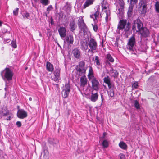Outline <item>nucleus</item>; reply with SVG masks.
Listing matches in <instances>:
<instances>
[{"label": "nucleus", "instance_id": "obj_1", "mask_svg": "<svg viewBox=\"0 0 159 159\" xmlns=\"http://www.w3.org/2000/svg\"><path fill=\"white\" fill-rule=\"evenodd\" d=\"M131 23L127 21L125 19L120 20L117 26V29L119 30L124 29L125 33H128L131 28Z\"/></svg>", "mask_w": 159, "mask_h": 159}, {"label": "nucleus", "instance_id": "obj_2", "mask_svg": "<svg viewBox=\"0 0 159 159\" xmlns=\"http://www.w3.org/2000/svg\"><path fill=\"white\" fill-rule=\"evenodd\" d=\"M14 74L9 68L6 67L1 72V75L4 81H10L12 80Z\"/></svg>", "mask_w": 159, "mask_h": 159}, {"label": "nucleus", "instance_id": "obj_3", "mask_svg": "<svg viewBox=\"0 0 159 159\" xmlns=\"http://www.w3.org/2000/svg\"><path fill=\"white\" fill-rule=\"evenodd\" d=\"M143 27V24L139 19H137L133 21L132 29L134 31L138 32Z\"/></svg>", "mask_w": 159, "mask_h": 159}, {"label": "nucleus", "instance_id": "obj_4", "mask_svg": "<svg viewBox=\"0 0 159 159\" xmlns=\"http://www.w3.org/2000/svg\"><path fill=\"white\" fill-rule=\"evenodd\" d=\"M102 9H107L105 11L106 14V17L105 20L106 22L110 20V12L109 9H107V7H108V4L106 0H103L102 2Z\"/></svg>", "mask_w": 159, "mask_h": 159}, {"label": "nucleus", "instance_id": "obj_5", "mask_svg": "<svg viewBox=\"0 0 159 159\" xmlns=\"http://www.w3.org/2000/svg\"><path fill=\"white\" fill-rule=\"evenodd\" d=\"M89 51H91L92 52L96 49L97 45L96 40L92 38L90 39L88 43Z\"/></svg>", "mask_w": 159, "mask_h": 159}, {"label": "nucleus", "instance_id": "obj_6", "mask_svg": "<svg viewBox=\"0 0 159 159\" xmlns=\"http://www.w3.org/2000/svg\"><path fill=\"white\" fill-rule=\"evenodd\" d=\"M147 0H140L139 3L140 12L141 14H145L147 11Z\"/></svg>", "mask_w": 159, "mask_h": 159}, {"label": "nucleus", "instance_id": "obj_7", "mask_svg": "<svg viewBox=\"0 0 159 159\" xmlns=\"http://www.w3.org/2000/svg\"><path fill=\"white\" fill-rule=\"evenodd\" d=\"M120 7L118 8L117 14L119 18H122L124 13L125 3L123 0H118Z\"/></svg>", "mask_w": 159, "mask_h": 159}, {"label": "nucleus", "instance_id": "obj_8", "mask_svg": "<svg viewBox=\"0 0 159 159\" xmlns=\"http://www.w3.org/2000/svg\"><path fill=\"white\" fill-rule=\"evenodd\" d=\"M53 75L51 77V79L55 82L58 83L61 79L60 69L59 68H56L53 73Z\"/></svg>", "mask_w": 159, "mask_h": 159}, {"label": "nucleus", "instance_id": "obj_9", "mask_svg": "<svg viewBox=\"0 0 159 159\" xmlns=\"http://www.w3.org/2000/svg\"><path fill=\"white\" fill-rule=\"evenodd\" d=\"M70 91V85L69 84H66L65 85L61 92L62 97L65 98H67Z\"/></svg>", "mask_w": 159, "mask_h": 159}, {"label": "nucleus", "instance_id": "obj_10", "mask_svg": "<svg viewBox=\"0 0 159 159\" xmlns=\"http://www.w3.org/2000/svg\"><path fill=\"white\" fill-rule=\"evenodd\" d=\"M136 43L135 38L133 35L129 39L128 43V49L130 51H133L134 50V47Z\"/></svg>", "mask_w": 159, "mask_h": 159}, {"label": "nucleus", "instance_id": "obj_11", "mask_svg": "<svg viewBox=\"0 0 159 159\" xmlns=\"http://www.w3.org/2000/svg\"><path fill=\"white\" fill-rule=\"evenodd\" d=\"M89 80L91 81L93 89L96 91H98L99 89L100 84L97 78L95 77Z\"/></svg>", "mask_w": 159, "mask_h": 159}, {"label": "nucleus", "instance_id": "obj_12", "mask_svg": "<svg viewBox=\"0 0 159 159\" xmlns=\"http://www.w3.org/2000/svg\"><path fill=\"white\" fill-rule=\"evenodd\" d=\"M138 32H139L143 37H146L149 36V31L146 28L143 27Z\"/></svg>", "mask_w": 159, "mask_h": 159}, {"label": "nucleus", "instance_id": "obj_13", "mask_svg": "<svg viewBox=\"0 0 159 159\" xmlns=\"http://www.w3.org/2000/svg\"><path fill=\"white\" fill-rule=\"evenodd\" d=\"M66 28L62 26L60 27L58 29L59 34L61 37L63 39H64V38H65L66 36Z\"/></svg>", "mask_w": 159, "mask_h": 159}, {"label": "nucleus", "instance_id": "obj_14", "mask_svg": "<svg viewBox=\"0 0 159 159\" xmlns=\"http://www.w3.org/2000/svg\"><path fill=\"white\" fill-rule=\"evenodd\" d=\"M17 116L18 117L21 119H24L27 116V114L24 110L19 109L18 110Z\"/></svg>", "mask_w": 159, "mask_h": 159}, {"label": "nucleus", "instance_id": "obj_15", "mask_svg": "<svg viewBox=\"0 0 159 159\" xmlns=\"http://www.w3.org/2000/svg\"><path fill=\"white\" fill-rule=\"evenodd\" d=\"M64 42H66L69 44H72L74 42V38L72 34H68L64 39Z\"/></svg>", "mask_w": 159, "mask_h": 159}, {"label": "nucleus", "instance_id": "obj_16", "mask_svg": "<svg viewBox=\"0 0 159 159\" xmlns=\"http://www.w3.org/2000/svg\"><path fill=\"white\" fill-rule=\"evenodd\" d=\"M100 16L101 17V14H100L99 9L98 8L93 14L90 15V17L93 18L95 22V20H97L99 18Z\"/></svg>", "mask_w": 159, "mask_h": 159}, {"label": "nucleus", "instance_id": "obj_17", "mask_svg": "<svg viewBox=\"0 0 159 159\" xmlns=\"http://www.w3.org/2000/svg\"><path fill=\"white\" fill-rule=\"evenodd\" d=\"M80 86L84 88L87 84V79L85 75H84L80 77Z\"/></svg>", "mask_w": 159, "mask_h": 159}, {"label": "nucleus", "instance_id": "obj_18", "mask_svg": "<svg viewBox=\"0 0 159 159\" xmlns=\"http://www.w3.org/2000/svg\"><path fill=\"white\" fill-rule=\"evenodd\" d=\"M69 26L70 31L73 32L77 28V25L74 20L72 19L70 21Z\"/></svg>", "mask_w": 159, "mask_h": 159}, {"label": "nucleus", "instance_id": "obj_19", "mask_svg": "<svg viewBox=\"0 0 159 159\" xmlns=\"http://www.w3.org/2000/svg\"><path fill=\"white\" fill-rule=\"evenodd\" d=\"M74 57L77 59H79L81 56V52L78 49L75 48L72 52Z\"/></svg>", "mask_w": 159, "mask_h": 159}, {"label": "nucleus", "instance_id": "obj_20", "mask_svg": "<svg viewBox=\"0 0 159 159\" xmlns=\"http://www.w3.org/2000/svg\"><path fill=\"white\" fill-rule=\"evenodd\" d=\"M78 25L81 29H85L87 27L83 18L80 19L78 20Z\"/></svg>", "mask_w": 159, "mask_h": 159}, {"label": "nucleus", "instance_id": "obj_21", "mask_svg": "<svg viewBox=\"0 0 159 159\" xmlns=\"http://www.w3.org/2000/svg\"><path fill=\"white\" fill-rule=\"evenodd\" d=\"M106 58L107 60L105 61V63L107 65L108 64L110 65L111 64L109 61L113 62L114 61V59L110 54H108L107 55Z\"/></svg>", "mask_w": 159, "mask_h": 159}, {"label": "nucleus", "instance_id": "obj_22", "mask_svg": "<svg viewBox=\"0 0 159 159\" xmlns=\"http://www.w3.org/2000/svg\"><path fill=\"white\" fill-rule=\"evenodd\" d=\"M76 70L77 72V74L79 76H83L85 75L86 69H81L80 68H76Z\"/></svg>", "mask_w": 159, "mask_h": 159}, {"label": "nucleus", "instance_id": "obj_23", "mask_svg": "<svg viewBox=\"0 0 159 159\" xmlns=\"http://www.w3.org/2000/svg\"><path fill=\"white\" fill-rule=\"evenodd\" d=\"M43 156L41 157V159H48L49 157V153L48 150L44 149L43 152L42 153Z\"/></svg>", "mask_w": 159, "mask_h": 159}, {"label": "nucleus", "instance_id": "obj_24", "mask_svg": "<svg viewBox=\"0 0 159 159\" xmlns=\"http://www.w3.org/2000/svg\"><path fill=\"white\" fill-rule=\"evenodd\" d=\"M88 77L89 80L95 77L94 76L93 72L91 66H89Z\"/></svg>", "mask_w": 159, "mask_h": 159}, {"label": "nucleus", "instance_id": "obj_25", "mask_svg": "<svg viewBox=\"0 0 159 159\" xmlns=\"http://www.w3.org/2000/svg\"><path fill=\"white\" fill-rule=\"evenodd\" d=\"M98 95L97 93H92L90 99L93 102H95L98 99Z\"/></svg>", "mask_w": 159, "mask_h": 159}, {"label": "nucleus", "instance_id": "obj_26", "mask_svg": "<svg viewBox=\"0 0 159 159\" xmlns=\"http://www.w3.org/2000/svg\"><path fill=\"white\" fill-rule=\"evenodd\" d=\"M46 69L48 71L52 72L54 70L53 65L48 61L46 63Z\"/></svg>", "mask_w": 159, "mask_h": 159}, {"label": "nucleus", "instance_id": "obj_27", "mask_svg": "<svg viewBox=\"0 0 159 159\" xmlns=\"http://www.w3.org/2000/svg\"><path fill=\"white\" fill-rule=\"evenodd\" d=\"M48 141L49 143L53 146H54L59 143V141L57 139L50 138L48 139Z\"/></svg>", "mask_w": 159, "mask_h": 159}, {"label": "nucleus", "instance_id": "obj_28", "mask_svg": "<svg viewBox=\"0 0 159 159\" xmlns=\"http://www.w3.org/2000/svg\"><path fill=\"white\" fill-rule=\"evenodd\" d=\"M110 71L112 76L114 78H116L118 76L119 73L116 70L111 68Z\"/></svg>", "mask_w": 159, "mask_h": 159}, {"label": "nucleus", "instance_id": "obj_29", "mask_svg": "<svg viewBox=\"0 0 159 159\" xmlns=\"http://www.w3.org/2000/svg\"><path fill=\"white\" fill-rule=\"evenodd\" d=\"M94 1V0H86L83 6V8L85 9L89 5L92 4Z\"/></svg>", "mask_w": 159, "mask_h": 159}, {"label": "nucleus", "instance_id": "obj_30", "mask_svg": "<svg viewBox=\"0 0 159 159\" xmlns=\"http://www.w3.org/2000/svg\"><path fill=\"white\" fill-rule=\"evenodd\" d=\"M9 111L6 108L2 109L1 116H8L9 115Z\"/></svg>", "mask_w": 159, "mask_h": 159}, {"label": "nucleus", "instance_id": "obj_31", "mask_svg": "<svg viewBox=\"0 0 159 159\" xmlns=\"http://www.w3.org/2000/svg\"><path fill=\"white\" fill-rule=\"evenodd\" d=\"M134 6L133 5H130L127 12V15L128 17H131L132 15Z\"/></svg>", "mask_w": 159, "mask_h": 159}, {"label": "nucleus", "instance_id": "obj_32", "mask_svg": "<svg viewBox=\"0 0 159 159\" xmlns=\"http://www.w3.org/2000/svg\"><path fill=\"white\" fill-rule=\"evenodd\" d=\"M85 63L83 61H81L79 62V64L76 66V68H80L81 69H85L84 68Z\"/></svg>", "mask_w": 159, "mask_h": 159}, {"label": "nucleus", "instance_id": "obj_33", "mask_svg": "<svg viewBox=\"0 0 159 159\" xmlns=\"http://www.w3.org/2000/svg\"><path fill=\"white\" fill-rule=\"evenodd\" d=\"M65 10L66 12L68 14H69L70 12L71 9V5L67 3L66 5L65 6Z\"/></svg>", "mask_w": 159, "mask_h": 159}, {"label": "nucleus", "instance_id": "obj_34", "mask_svg": "<svg viewBox=\"0 0 159 159\" xmlns=\"http://www.w3.org/2000/svg\"><path fill=\"white\" fill-rule=\"evenodd\" d=\"M119 146L122 149L125 150L127 147V145L123 142H120L119 144Z\"/></svg>", "mask_w": 159, "mask_h": 159}, {"label": "nucleus", "instance_id": "obj_35", "mask_svg": "<svg viewBox=\"0 0 159 159\" xmlns=\"http://www.w3.org/2000/svg\"><path fill=\"white\" fill-rule=\"evenodd\" d=\"M23 17L24 19H28L30 17V14L27 11H25L22 13Z\"/></svg>", "mask_w": 159, "mask_h": 159}, {"label": "nucleus", "instance_id": "obj_36", "mask_svg": "<svg viewBox=\"0 0 159 159\" xmlns=\"http://www.w3.org/2000/svg\"><path fill=\"white\" fill-rule=\"evenodd\" d=\"M10 27L8 26H6L3 28L2 29V31L3 33H10V31L9 30H10Z\"/></svg>", "mask_w": 159, "mask_h": 159}, {"label": "nucleus", "instance_id": "obj_37", "mask_svg": "<svg viewBox=\"0 0 159 159\" xmlns=\"http://www.w3.org/2000/svg\"><path fill=\"white\" fill-rule=\"evenodd\" d=\"M81 46L82 48L86 51L88 48V47L89 46L88 43L87 42H84L82 44Z\"/></svg>", "mask_w": 159, "mask_h": 159}, {"label": "nucleus", "instance_id": "obj_38", "mask_svg": "<svg viewBox=\"0 0 159 159\" xmlns=\"http://www.w3.org/2000/svg\"><path fill=\"white\" fill-rule=\"evenodd\" d=\"M40 2L43 5L47 6L49 3V0H40Z\"/></svg>", "mask_w": 159, "mask_h": 159}, {"label": "nucleus", "instance_id": "obj_39", "mask_svg": "<svg viewBox=\"0 0 159 159\" xmlns=\"http://www.w3.org/2000/svg\"><path fill=\"white\" fill-rule=\"evenodd\" d=\"M108 94L109 96L111 97H113L114 96V91L113 89H111L110 90L108 91Z\"/></svg>", "mask_w": 159, "mask_h": 159}, {"label": "nucleus", "instance_id": "obj_40", "mask_svg": "<svg viewBox=\"0 0 159 159\" xmlns=\"http://www.w3.org/2000/svg\"><path fill=\"white\" fill-rule=\"evenodd\" d=\"M95 61L97 65L100 66L101 65V63L99 61V58L98 56H96L95 57Z\"/></svg>", "mask_w": 159, "mask_h": 159}, {"label": "nucleus", "instance_id": "obj_41", "mask_svg": "<svg viewBox=\"0 0 159 159\" xmlns=\"http://www.w3.org/2000/svg\"><path fill=\"white\" fill-rule=\"evenodd\" d=\"M134 107L137 109H139L140 108V106L137 100L134 101Z\"/></svg>", "mask_w": 159, "mask_h": 159}, {"label": "nucleus", "instance_id": "obj_42", "mask_svg": "<svg viewBox=\"0 0 159 159\" xmlns=\"http://www.w3.org/2000/svg\"><path fill=\"white\" fill-rule=\"evenodd\" d=\"M103 81L104 83L107 84L110 82V79L108 76H107L103 78Z\"/></svg>", "mask_w": 159, "mask_h": 159}, {"label": "nucleus", "instance_id": "obj_43", "mask_svg": "<svg viewBox=\"0 0 159 159\" xmlns=\"http://www.w3.org/2000/svg\"><path fill=\"white\" fill-rule=\"evenodd\" d=\"M156 11L159 13V2L157 1L155 5Z\"/></svg>", "mask_w": 159, "mask_h": 159}, {"label": "nucleus", "instance_id": "obj_44", "mask_svg": "<svg viewBox=\"0 0 159 159\" xmlns=\"http://www.w3.org/2000/svg\"><path fill=\"white\" fill-rule=\"evenodd\" d=\"M102 145L104 148H107L108 145V143L106 140H104L102 143Z\"/></svg>", "mask_w": 159, "mask_h": 159}, {"label": "nucleus", "instance_id": "obj_45", "mask_svg": "<svg viewBox=\"0 0 159 159\" xmlns=\"http://www.w3.org/2000/svg\"><path fill=\"white\" fill-rule=\"evenodd\" d=\"M92 25L94 31L95 32H97L98 30V25L95 24H92Z\"/></svg>", "mask_w": 159, "mask_h": 159}, {"label": "nucleus", "instance_id": "obj_46", "mask_svg": "<svg viewBox=\"0 0 159 159\" xmlns=\"http://www.w3.org/2000/svg\"><path fill=\"white\" fill-rule=\"evenodd\" d=\"M129 0H128V1H129ZM130 5H134L135 4L137 3L138 2V0H130Z\"/></svg>", "mask_w": 159, "mask_h": 159}, {"label": "nucleus", "instance_id": "obj_47", "mask_svg": "<svg viewBox=\"0 0 159 159\" xmlns=\"http://www.w3.org/2000/svg\"><path fill=\"white\" fill-rule=\"evenodd\" d=\"M19 8H16L13 11V13L14 15L16 16L18 15V13Z\"/></svg>", "mask_w": 159, "mask_h": 159}, {"label": "nucleus", "instance_id": "obj_48", "mask_svg": "<svg viewBox=\"0 0 159 159\" xmlns=\"http://www.w3.org/2000/svg\"><path fill=\"white\" fill-rule=\"evenodd\" d=\"M12 46L14 48H16L17 47L16 42L15 41H12L11 42Z\"/></svg>", "mask_w": 159, "mask_h": 159}, {"label": "nucleus", "instance_id": "obj_49", "mask_svg": "<svg viewBox=\"0 0 159 159\" xmlns=\"http://www.w3.org/2000/svg\"><path fill=\"white\" fill-rule=\"evenodd\" d=\"M53 8L52 7V5H50L49 6L47 9V11H48L49 13V11L52 10Z\"/></svg>", "mask_w": 159, "mask_h": 159}, {"label": "nucleus", "instance_id": "obj_50", "mask_svg": "<svg viewBox=\"0 0 159 159\" xmlns=\"http://www.w3.org/2000/svg\"><path fill=\"white\" fill-rule=\"evenodd\" d=\"M120 157V159H125V155L123 153H120L119 155Z\"/></svg>", "mask_w": 159, "mask_h": 159}, {"label": "nucleus", "instance_id": "obj_51", "mask_svg": "<svg viewBox=\"0 0 159 159\" xmlns=\"http://www.w3.org/2000/svg\"><path fill=\"white\" fill-rule=\"evenodd\" d=\"M132 86L133 88L135 89L137 88L138 86V83H136L133 84L132 85Z\"/></svg>", "mask_w": 159, "mask_h": 159}, {"label": "nucleus", "instance_id": "obj_52", "mask_svg": "<svg viewBox=\"0 0 159 159\" xmlns=\"http://www.w3.org/2000/svg\"><path fill=\"white\" fill-rule=\"evenodd\" d=\"M16 125L18 127H20L21 125V123L20 121H17L16 123Z\"/></svg>", "mask_w": 159, "mask_h": 159}, {"label": "nucleus", "instance_id": "obj_53", "mask_svg": "<svg viewBox=\"0 0 159 159\" xmlns=\"http://www.w3.org/2000/svg\"><path fill=\"white\" fill-rule=\"evenodd\" d=\"M87 27H86V28L85 29H81V30L82 31H83V34H84V36H85V34H86V30H87Z\"/></svg>", "mask_w": 159, "mask_h": 159}, {"label": "nucleus", "instance_id": "obj_54", "mask_svg": "<svg viewBox=\"0 0 159 159\" xmlns=\"http://www.w3.org/2000/svg\"><path fill=\"white\" fill-rule=\"evenodd\" d=\"M145 46L144 45H141V48H142V49L141 50L142 51H143L144 50V47Z\"/></svg>", "mask_w": 159, "mask_h": 159}, {"label": "nucleus", "instance_id": "obj_55", "mask_svg": "<svg viewBox=\"0 0 159 159\" xmlns=\"http://www.w3.org/2000/svg\"><path fill=\"white\" fill-rule=\"evenodd\" d=\"M108 85V86L109 89H111V82H110L107 84Z\"/></svg>", "mask_w": 159, "mask_h": 159}, {"label": "nucleus", "instance_id": "obj_56", "mask_svg": "<svg viewBox=\"0 0 159 159\" xmlns=\"http://www.w3.org/2000/svg\"><path fill=\"white\" fill-rule=\"evenodd\" d=\"M6 119L7 120H11V116H9L8 117H7Z\"/></svg>", "mask_w": 159, "mask_h": 159}, {"label": "nucleus", "instance_id": "obj_57", "mask_svg": "<svg viewBox=\"0 0 159 159\" xmlns=\"http://www.w3.org/2000/svg\"><path fill=\"white\" fill-rule=\"evenodd\" d=\"M115 44H116V45H117L118 46V42H117V40H116V42L115 43Z\"/></svg>", "mask_w": 159, "mask_h": 159}, {"label": "nucleus", "instance_id": "obj_58", "mask_svg": "<svg viewBox=\"0 0 159 159\" xmlns=\"http://www.w3.org/2000/svg\"><path fill=\"white\" fill-rule=\"evenodd\" d=\"M7 81H5V85L6 86H7Z\"/></svg>", "mask_w": 159, "mask_h": 159}, {"label": "nucleus", "instance_id": "obj_59", "mask_svg": "<svg viewBox=\"0 0 159 159\" xmlns=\"http://www.w3.org/2000/svg\"><path fill=\"white\" fill-rule=\"evenodd\" d=\"M29 100L30 101H32V98L31 97H30L29 98Z\"/></svg>", "mask_w": 159, "mask_h": 159}, {"label": "nucleus", "instance_id": "obj_60", "mask_svg": "<svg viewBox=\"0 0 159 159\" xmlns=\"http://www.w3.org/2000/svg\"><path fill=\"white\" fill-rule=\"evenodd\" d=\"M35 2H37L39 1V0H34Z\"/></svg>", "mask_w": 159, "mask_h": 159}, {"label": "nucleus", "instance_id": "obj_61", "mask_svg": "<svg viewBox=\"0 0 159 159\" xmlns=\"http://www.w3.org/2000/svg\"><path fill=\"white\" fill-rule=\"evenodd\" d=\"M39 36H41V37H42V34H41V33H39Z\"/></svg>", "mask_w": 159, "mask_h": 159}, {"label": "nucleus", "instance_id": "obj_62", "mask_svg": "<svg viewBox=\"0 0 159 159\" xmlns=\"http://www.w3.org/2000/svg\"><path fill=\"white\" fill-rule=\"evenodd\" d=\"M1 25H2V23L1 22V21H0V26H1Z\"/></svg>", "mask_w": 159, "mask_h": 159}, {"label": "nucleus", "instance_id": "obj_63", "mask_svg": "<svg viewBox=\"0 0 159 159\" xmlns=\"http://www.w3.org/2000/svg\"><path fill=\"white\" fill-rule=\"evenodd\" d=\"M152 77V76H151V77H150L149 79V80H150Z\"/></svg>", "mask_w": 159, "mask_h": 159}, {"label": "nucleus", "instance_id": "obj_64", "mask_svg": "<svg viewBox=\"0 0 159 159\" xmlns=\"http://www.w3.org/2000/svg\"><path fill=\"white\" fill-rule=\"evenodd\" d=\"M4 90H5V91H7V88H5V89H4Z\"/></svg>", "mask_w": 159, "mask_h": 159}]
</instances>
